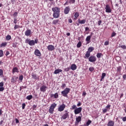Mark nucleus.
Masks as SVG:
<instances>
[{
    "label": "nucleus",
    "instance_id": "e433bc0d",
    "mask_svg": "<svg viewBox=\"0 0 126 126\" xmlns=\"http://www.w3.org/2000/svg\"><path fill=\"white\" fill-rule=\"evenodd\" d=\"M105 76H106V73H102V75H101L102 79H104V78H105Z\"/></svg>",
    "mask_w": 126,
    "mask_h": 126
},
{
    "label": "nucleus",
    "instance_id": "2f4dec72",
    "mask_svg": "<svg viewBox=\"0 0 126 126\" xmlns=\"http://www.w3.org/2000/svg\"><path fill=\"white\" fill-rule=\"evenodd\" d=\"M79 16V13H78V12H76L75 14H74V17L76 18H77V17H78Z\"/></svg>",
    "mask_w": 126,
    "mask_h": 126
},
{
    "label": "nucleus",
    "instance_id": "6ab92c4d",
    "mask_svg": "<svg viewBox=\"0 0 126 126\" xmlns=\"http://www.w3.org/2000/svg\"><path fill=\"white\" fill-rule=\"evenodd\" d=\"M77 68V66L75 65V64H72L70 66V69L72 70H75Z\"/></svg>",
    "mask_w": 126,
    "mask_h": 126
},
{
    "label": "nucleus",
    "instance_id": "e2e57ef3",
    "mask_svg": "<svg viewBox=\"0 0 126 126\" xmlns=\"http://www.w3.org/2000/svg\"><path fill=\"white\" fill-rule=\"evenodd\" d=\"M89 31V28L88 27H87L85 28V31Z\"/></svg>",
    "mask_w": 126,
    "mask_h": 126
},
{
    "label": "nucleus",
    "instance_id": "de8ad7c7",
    "mask_svg": "<svg viewBox=\"0 0 126 126\" xmlns=\"http://www.w3.org/2000/svg\"><path fill=\"white\" fill-rule=\"evenodd\" d=\"M75 0H69V3H74Z\"/></svg>",
    "mask_w": 126,
    "mask_h": 126
},
{
    "label": "nucleus",
    "instance_id": "2eb2a0df",
    "mask_svg": "<svg viewBox=\"0 0 126 126\" xmlns=\"http://www.w3.org/2000/svg\"><path fill=\"white\" fill-rule=\"evenodd\" d=\"M48 51H54L55 50V46L52 45H49L47 46Z\"/></svg>",
    "mask_w": 126,
    "mask_h": 126
},
{
    "label": "nucleus",
    "instance_id": "0eeeda50",
    "mask_svg": "<svg viewBox=\"0 0 126 126\" xmlns=\"http://www.w3.org/2000/svg\"><path fill=\"white\" fill-rule=\"evenodd\" d=\"M69 112H66L63 114L62 116L61 119L63 120H66V119H68L69 118V115H68Z\"/></svg>",
    "mask_w": 126,
    "mask_h": 126
},
{
    "label": "nucleus",
    "instance_id": "7c9ffc66",
    "mask_svg": "<svg viewBox=\"0 0 126 126\" xmlns=\"http://www.w3.org/2000/svg\"><path fill=\"white\" fill-rule=\"evenodd\" d=\"M77 108V107H76V105H73L71 108H70V110H75Z\"/></svg>",
    "mask_w": 126,
    "mask_h": 126
},
{
    "label": "nucleus",
    "instance_id": "a878e982",
    "mask_svg": "<svg viewBox=\"0 0 126 126\" xmlns=\"http://www.w3.org/2000/svg\"><path fill=\"white\" fill-rule=\"evenodd\" d=\"M54 110H55L54 109H53V108H51V107H50L49 109V113H50V114H54Z\"/></svg>",
    "mask_w": 126,
    "mask_h": 126
},
{
    "label": "nucleus",
    "instance_id": "c9c22d12",
    "mask_svg": "<svg viewBox=\"0 0 126 126\" xmlns=\"http://www.w3.org/2000/svg\"><path fill=\"white\" fill-rule=\"evenodd\" d=\"M10 39H11V36L10 35H7L6 37V39L10 40Z\"/></svg>",
    "mask_w": 126,
    "mask_h": 126
},
{
    "label": "nucleus",
    "instance_id": "4c0bfd02",
    "mask_svg": "<svg viewBox=\"0 0 126 126\" xmlns=\"http://www.w3.org/2000/svg\"><path fill=\"white\" fill-rule=\"evenodd\" d=\"M116 35H117V33L115 32H113L111 34V37H115V36H116Z\"/></svg>",
    "mask_w": 126,
    "mask_h": 126
},
{
    "label": "nucleus",
    "instance_id": "a18cd8bd",
    "mask_svg": "<svg viewBox=\"0 0 126 126\" xmlns=\"http://www.w3.org/2000/svg\"><path fill=\"white\" fill-rule=\"evenodd\" d=\"M90 124H91V120H89L87 123L86 125L87 126H89V125H90Z\"/></svg>",
    "mask_w": 126,
    "mask_h": 126
},
{
    "label": "nucleus",
    "instance_id": "c85d7f7f",
    "mask_svg": "<svg viewBox=\"0 0 126 126\" xmlns=\"http://www.w3.org/2000/svg\"><path fill=\"white\" fill-rule=\"evenodd\" d=\"M32 98H33V95H30L27 96L26 99H27V100H31V99H32Z\"/></svg>",
    "mask_w": 126,
    "mask_h": 126
},
{
    "label": "nucleus",
    "instance_id": "bb28decb",
    "mask_svg": "<svg viewBox=\"0 0 126 126\" xmlns=\"http://www.w3.org/2000/svg\"><path fill=\"white\" fill-rule=\"evenodd\" d=\"M13 72H19V71H18V68H17V67H16L13 68Z\"/></svg>",
    "mask_w": 126,
    "mask_h": 126
},
{
    "label": "nucleus",
    "instance_id": "f8f14e48",
    "mask_svg": "<svg viewBox=\"0 0 126 126\" xmlns=\"http://www.w3.org/2000/svg\"><path fill=\"white\" fill-rule=\"evenodd\" d=\"M91 37H92V34H91L86 37V41L87 42V44H90L91 42Z\"/></svg>",
    "mask_w": 126,
    "mask_h": 126
},
{
    "label": "nucleus",
    "instance_id": "7ed1b4c3",
    "mask_svg": "<svg viewBox=\"0 0 126 126\" xmlns=\"http://www.w3.org/2000/svg\"><path fill=\"white\" fill-rule=\"evenodd\" d=\"M70 91V89L68 88H65L63 91L61 92L62 94L63 97H67V94L69 93Z\"/></svg>",
    "mask_w": 126,
    "mask_h": 126
},
{
    "label": "nucleus",
    "instance_id": "4468645a",
    "mask_svg": "<svg viewBox=\"0 0 126 126\" xmlns=\"http://www.w3.org/2000/svg\"><path fill=\"white\" fill-rule=\"evenodd\" d=\"M34 55L37 57H41V52L38 49H36L34 51Z\"/></svg>",
    "mask_w": 126,
    "mask_h": 126
},
{
    "label": "nucleus",
    "instance_id": "13d9d810",
    "mask_svg": "<svg viewBox=\"0 0 126 126\" xmlns=\"http://www.w3.org/2000/svg\"><path fill=\"white\" fill-rule=\"evenodd\" d=\"M104 45L105 46H107V45H109V41H105L104 43Z\"/></svg>",
    "mask_w": 126,
    "mask_h": 126
},
{
    "label": "nucleus",
    "instance_id": "393cba45",
    "mask_svg": "<svg viewBox=\"0 0 126 126\" xmlns=\"http://www.w3.org/2000/svg\"><path fill=\"white\" fill-rule=\"evenodd\" d=\"M85 56H86V58H89L90 57V52L87 51L85 54Z\"/></svg>",
    "mask_w": 126,
    "mask_h": 126
},
{
    "label": "nucleus",
    "instance_id": "774afa93",
    "mask_svg": "<svg viewBox=\"0 0 126 126\" xmlns=\"http://www.w3.org/2000/svg\"><path fill=\"white\" fill-rule=\"evenodd\" d=\"M123 77L124 79H126V74L124 75Z\"/></svg>",
    "mask_w": 126,
    "mask_h": 126
},
{
    "label": "nucleus",
    "instance_id": "4d7b16f0",
    "mask_svg": "<svg viewBox=\"0 0 126 126\" xmlns=\"http://www.w3.org/2000/svg\"><path fill=\"white\" fill-rule=\"evenodd\" d=\"M101 23H102V21L101 20H99V21H98V26H100V25H101Z\"/></svg>",
    "mask_w": 126,
    "mask_h": 126
},
{
    "label": "nucleus",
    "instance_id": "37998d69",
    "mask_svg": "<svg viewBox=\"0 0 126 126\" xmlns=\"http://www.w3.org/2000/svg\"><path fill=\"white\" fill-rule=\"evenodd\" d=\"M3 71L2 70V69H0V76H1V75H3Z\"/></svg>",
    "mask_w": 126,
    "mask_h": 126
},
{
    "label": "nucleus",
    "instance_id": "338daca9",
    "mask_svg": "<svg viewBox=\"0 0 126 126\" xmlns=\"http://www.w3.org/2000/svg\"><path fill=\"white\" fill-rule=\"evenodd\" d=\"M117 70H118V71H121V67H117Z\"/></svg>",
    "mask_w": 126,
    "mask_h": 126
},
{
    "label": "nucleus",
    "instance_id": "69168bd1",
    "mask_svg": "<svg viewBox=\"0 0 126 126\" xmlns=\"http://www.w3.org/2000/svg\"><path fill=\"white\" fill-rule=\"evenodd\" d=\"M12 47H13V48H16V44L15 43H13Z\"/></svg>",
    "mask_w": 126,
    "mask_h": 126
},
{
    "label": "nucleus",
    "instance_id": "4be33fe9",
    "mask_svg": "<svg viewBox=\"0 0 126 126\" xmlns=\"http://www.w3.org/2000/svg\"><path fill=\"white\" fill-rule=\"evenodd\" d=\"M32 78H33L34 79H36V80L39 79V76H36L35 74L32 73Z\"/></svg>",
    "mask_w": 126,
    "mask_h": 126
},
{
    "label": "nucleus",
    "instance_id": "f257e3e1",
    "mask_svg": "<svg viewBox=\"0 0 126 126\" xmlns=\"http://www.w3.org/2000/svg\"><path fill=\"white\" fill-rule=\"evenodd\" d=\"M52 10L53 12V16L54 18H59L60 17L61 8L58 7H55L52 8Z\"/></svg>",
    "mask_w": 126,
    "mask_h": 126
},
{
    "label": "nucleus",
    "instance_id": "6e6552de",
    "mask_svg": "<svg viewBox=\"0 0 126 126\" xmlns=\"http://www.w3.org/2000/svg\"><path fill=\"white\" fill-rule=\"evenodd\" d=\"M81 122V117L78 116V117L76 118V121L75 123V126H78L79 123Z\"/></svg>",
    "mask_w": 126,
    "mask_h": 126
},
{
    "label": "nucleus",
    "instance_id": "603ef678",
    "mask_svg": "<svg viewBox=\"0 0 126 126\" xmlns=\"http://www.w3.org/2000/svg\"><path fill=\"white\" fill-rule=\"evenodd\" d=\"M121 48H122V49H123L124 50H126V45H122L121 46Z\"/></svg>",
    "mask_w": 126,
    "mask_h": 126
},
{
    "label": "nucleus",
    "instance_id": "a19ab883",
    "mask_svg": "<svg viewBox=\"0 0 126 126\" xmlns=\"http://www.w3.org/2000/svg\"><path fill=\"white\" fill-rule=\"evenodd\" d=\"M18 28H19V26L17 25H15L14 28V30H16V29H18Z\"/></svg>",
    "mask_w": 126,
    "mask_h": 126
},
{
    "label": "nucleus",
    "instance_id": "aec40b11",
    "mask_svg": "<svg viewBox=\"0 0 126 126\" xmlns=\"http://www.w3.org/2000/svg\"><path fill=\"white\" fill-rule=\"evenodd\" d=\"M62 71H63V70L61 69H57L54 71V74H58L60 73V72H62Z\"/></svg>",
    "mask_w": 126,
    "mask_h": 126
},
{
    "label": "nucleus",
    "instance_id": "f3484780",
    "mask_svg": "<svg viewBox=\"0 0 126 126\" xmlns=\"http://www.w3.org/2000/svg\"><path fill=\"white\" fill-rule=\"evenodd\" d=\"M107 126H115V122L113 121L110 120L108 122L107 125Z\"/></svg>",
    "mask_w": 126,
    "mask_h": 126
},
{
    "label": "nucleus",
    "instance_id": "8fccbe9b",
    "mask_svg": "<svg viewBox=\"0 0 126 126\" xmlns=\"http://www.w3.org/2000/svg\"><path fill=\"white\" fill-rule=\"evenodd\" d=\"M18 15V13H17V12H15L13 14V16H14L15 17H16V16H17Z\"/></svg>",
    "mask_w": 126,
    "mask_h": 126
},
{
    "label": "nucleus",
    "instance_id": "5fc2aeb1",
    "mask_svg": "<svg viewBox=\"0 0 126 126\" xmlns=\"http://www.w3.org/2000/svg\"><path fill=\"white\" fill-rule=\"evenodd\" d=\"M14 23L15 24H16V23H17V19H16V18H15L14 19Z\"/></svg>",
    "mask_w": 126,
    "mask_h": 126
},
{
    "label": "nucleus",
    "instance_id": "3c124183",
    "mask_svg": "<svg viewBox=\"0 0 126 126\" xmlns=\"http://www.w3.org/2000/svg\"><path fill=\"white\" fill-rule=\"evenodd\" d=\"M69 69H70V68L69 67H67V68H65L64 69V71H69Z\"/></svg>",
    "mask_w": 126,
    "mask_h": 126
},
{
    "label": "nucleus",
    "instance_id": "423d86ee",
    "mask_svg": "<svg viewBox=\"0 0 126 126\" xmlns=\"http://www.w3.org/2000/svg\"><path fill=\"white\" fill-rule=\"evenodd\" d=\"M105 9H106V12H107V13H111V12H112V9H111V7H110V5H109V4L106 5Z\"/></svg>",
    "mask_w": 126,
    "mask_h": 126
},
{
    "label": "nucleus",
    "instance_id": "864d4df0",
    "mask_svg": "<svg viewBox=\"0 0 126 126\" xmlns=\"http://www.w3.org/2000/svg\"><path fill=\"white\" fill-rule=\"evenodd\" d=\"M107 111H108V109L107 108H105L104 109H102V112L103 113H107Z\"/></svg>",
    "mask_w": 126,
    "mask_h": 126
},
{
    "label": "nucleus",
    "instance_id": "052dcab7",
    "mask_svg": "<svg viewBox=\"0 0 126 126\" xmlns=\"http://www.w3.org/2000/svg\"><path fill=\"white\" fill-rule=\"evenodd\" d=\"M122 121H123L124 122H126V117H123L122 118Z\"/></svg>",
    "mask_w": 126,
    "mask_h": 126
},
{
    "label": "nucleus",
    "instance_id": "680f3d73",
    "mask_svg": "<svg viewBox=\"0 0 126 126\" xmlns=\"http://www.w3.org/2000/svg\"><path fill=\"white\" fill-rule=\"evenodd\" d=\"M15 121H16V124L19 123V120H18V119H17V118L15 119Z\"/></svg>",
    "mask_w": 126,
    "mask_h": 126
},
{
    "label": "nucleus",
    "instance_id": "79ce46f5",
    "mask_svg": "<svg viewBox=\"0 0 126 126\" xmlns=\"http://www.w3.org/2000/svg\"><path fill=\"white\" fill-rule=\"evenodd\" d=\"M19 79L22 81V80H23V75L20 76L19 77Z\"/></svg>",
    "mask_w": 126,
    "mask_h": 126
},
{
    "label": "nucleus",
    "instance_id": "20e7f679",
    "mask_svg": "<svg viewBox=\"0 0 126 126\" xmlns=\"http://www.w3.org/2000/svg\"><path fill=\"white\" fill-rule=\"evenodd\" d=\"M97 60V58H96V57L94 56H91L89 58V62H90L91 63H94L96 62Z\"/></svg>",
    "mask_w": 126,
    "mask_h": 126
},
{
    "label": "nucleus",
    "instance_id": "bf43d9fd",
    "mask_svg": "<svg viewBox=\"0 0 126 126\" xmlns=\"http://www.w3.org/2000/svg\"><path fill=\"white\" fill-rule=\"evenodd\" d=\"M77 107H80L81 106V102H79L77 104Z\"/></svg>",
    "mask_w": 126,
    "mask_h": 126
},
{
    "label": "nucleus",
    "instance_id": "f03ea898",
    "mask_svg": "<svg viewBox=\"0 0 126 126\" xmlns=\"http://www.w3.org/2000/svg\"><path fill=\"white\" fill-rule=\"evenodd\" d=\"M38 39H35L34 40H31L30 39L27 38L25 40V43L26 44H29L30 46H34L35 44H38Z\"/></svg>",
    "mask_w": 126,
    "mask_h": 126
},
{
    "label": "nucleus",
    "instance_id": "58836bf2",
    "mask_svg": "<svg viewBox=\"0 0 126 126\" xmlns=\"http://www.w3.org/2000/svg\"><path fill=\"white\" fill-rule=\"evenodd\" d=\"M3 56V51L0 50V58Z\"/></svg>",
    "mask_w": 126,
    "mask_h": 126
},
{
    "label": "nucleus",
    "instance_id": "ea45409f",
    "mask_svg": "<svg viewBox=\"0 0 126 126\" xmlns=\"http://www.w3.org/2000/svg\"><path fill=\"white\" fill-rule=\"evenodd\" d=\"M65 86H66V85H65V84H63L61 88H62V89H64V88H65Z\"/></svg>",
    "mask_w": 126,
    "mask_h": 126
},
{
    "label": "nucleus",
    "instance_id": "dca6fc26",
    "mask_svg": "<svg viewBox=\"0 0 126 126\" xmlns=\"http://www.w3.org/2000/svg\"><path fill=\"white\" fill-rule=\"evenodd\" d=\"M50 97L51 98H55V99H57V98H59V94H58V93H55L54 94H50Z\"/></svg>",
    "mask_w": 126,
    "mask_h": 126
},
{
    "label": "nucleus",
    "instance_id": "9b49d317",
    "mask_svg": "<svg viewBox=\"0 0 126 126\" xmlns=\"http://www.w3.org/2000/svg\"><path fill=\"white\" fill-rule=\"evenodd\" d=\"M18 79V77L16 76H14L12 77V79H11V83H15L16 81H17V79Z\"/></svg>",
    "mask_w": 126,
    "mask_h": 126
},
{
    "label": "nucleus",
    "instance_id": "1a4fd4ad",
    "mask_svg": "<svg viewBox=\"0 0 126 126\" xmlns=\"http://www.w3.org/2000/svg\"><path fill=\"white\" fill-rule=\"evenodd\" d=\"M65 108V105L63 103L62 105H61L59 108H58V111L59 112H63V110Z\"/></svg>",
    "mask_w": 126,
    "mask_h": 126
},
{
    "label": "nucleus",
    "instance_id": "6e6d98bb",
    "mask_svg": "<svg viewBox=\"0 0 126 126\" xmlns=\"http://www.w3.org/2000/svg\"><path fill=\"white\" fill-rule=\"evenodd\" d=\"M0 87H3V82L0 83Z\"/></svg>",
    "mask_w": 126,
    "mask_h": 126
},
{
    "label": "nucleus",
    "instance_id": "49530a36",
    "mask_svg": "<svg viewBox=\"0 0 126 126\" xmlns=\"http://www.w3.org/2000/svg\"><path fill=\"white\" fill-rule=\"evenodd\" d=\"M110 108H111V105L110 104H108L106 106V108L107 109H108V110H110Z\"/></svg>",
    "mask_w": 126,
    "mask_h": 126
},
{
    "label": "nucleus",
    "instance_id": "f704fd0d",
    "mask_svg": "<svg viewBox=\"0 0 126 126\" xmlns=\"http://www.w3.org/2000/svg\"><path fill=\"white\" fill-rule=\"evenodd\" d=\"M6 44H7L6 42L2 43L0 44L1 48L2 47H5V46H6Z\"/></svg>",
    "mask_w": 126,
    "mask_h": 126
},
{
    "label": "nucleus",
    "instance_id": "412c9836",
    "mask_svg": "<svg viewBox=\"0 0 126 126\" xmlns=\"http://www.w3.org/2000/svg\"><path fill=\"white\" fill-rule=\"evenodd\" d=\"M78 22L80 24H85V22H86V20H85V19L82 20H81L80 19H78Z\"/></svg>",
    "mask_w": 126,
    "mask_h": 126
},
{
    "label": "nucleus",
    "instance_id": "c756f323",
    "mask_svg": "<svg viewBox=\"0 0 126 126\" xmlns=\"http://www.w3.org/2000/svg\"><path fill=\"white\" fill-rule=\"evenodd\" d=\"M58 23H59V20H55L52 22V24H54L55 25H56V24H58Z\"/></svg>",
    "mask_w": 126,
    "mask_h": 126
},
{
    "label": "nucleus",
    "instance_id": "cd10ccee",
    "mask_svg": "<svg viewBox=\"0 0 126 126\" xmlns=\"http://www.w3.org/2000/svg\"><path fill=\"white\" fill-rule=\"evenodd\" d=\"M102 56H103V55L102 54V53H98L96 55V58H97V59H100V58H101V57H102Z\"/></svg>",
    "mask_w": 126,
    "mask_h": 126
},
{
    "label": "nucleus",
    "instance_id": "0e129e2a",
    "mask_svg": "<svg viewBox=\"0 0 126 126\" xmlns=\"http://www.w3.org/2000/svg\"><path fill=\"white\" fill-rule=\"evenodd\" d=\"M8 55H9V52L6 51V54H5L6 57H7Z\"/></svg>",
    "mask_w": 126,
    "mask_h": 126
},
{
    "label": "nucleus",
    "instance_id": "c03bdc74",
    "mask_svg": "<svg viewBox=\"0 0 126 126\" xmlns=\"http://www.w3.org/2000/svg\"><path fill=\"white\" fill-rule=\"evenodd\" d=\"M4 90V88L3 87H0V92H2Z\"/></svg>",
    "mask_w": 126,
    "mask_h": 126
},
{
    "label": "nucleus",
    "instance_id": "09e8293b",
    "mask_svg": "<svg viewBox=\"0 0 126 126\" xmlns=\"http://www.w3.org/2000/svg\"><path fill=\"white\" fill-rule=\"evenodd\" d=\"M25 106H26V104L25 103L22 104V109H23V110H24V109H25Z\"/></svg>",
    "mask_w": 126,
    "mask_h": 126
},
{
    "label": "nucleus",
    "instance_id": "9d476101",
    "mask_svg": "<svg viewBox=\"0 0 126 126\" xmlns=\"http://www.w3.org/2000/svg\"><path fill=\"white\" fill-rule=\"evenodd\" d=\"M69 11H70V7L69 6L66 7L64 9V14H68V13H69Z\"/></svg>",
    "mask_w": 126,
    "mask_h": 126
},
{
    "label": "nucleus",
    "instance_id": "473e14b6",
    "mask_svg": "<svg viewBox=\"0 0 126 126\" xmlns=\"http://www.w3.org/2000/svg\"><path fill=\"white\" fill-rule=\"evenodd\" d=\"M90 71H91V72H92V71H94V70H95V69L94 68V67H90L89 68Z\"/></svg>",
    "mask_w": 126,
    "mask_h": 126
},
{
    "label": "nucleus",
    "instance_id": "39448f33",
    "mask_svg": "<svg viewBox=\"0 0 126 126\" xmlns=\"http://www.w3.org/2000/svg\"><path fill=\"white\" fill-rule=\"evenodd\" d=\"M81 111H82V107H78L74 110V114L75 115H78V114H80L81 113Z\"/></svg>",
    "mask_w": 126,
    "mask_h": 126
},
{
    "label": "nucleus",
    "instance_id": "ddd939ff",
    "mask_svg": "<svg viewBox=\"0 0 126 126\" xmlns=\"http://www.w3.org/2000/svg\"><path fill=\"white\" fill-rule=\"evenodd\" d=\"M47 88H48V87L46 86L45 85H43L40 87V90L41 91V92H46Z\"/></svg>",
    "mask_w": 126,
    "mask_h": 126
},
{
    "label": "nucleus",
    "instance_id": "5701e85b",
    "mask_svg": "<svg viewBox=\"0 0 126 126\" xmlns=\"http://www.w3.org/2000/svg\"><path fill=\"white\" fill-rule=\"evenodd\" d=\"M57 107V103H52L51 105L50 106V108L51 109H53V110H55V108Z\"/></svg>",
    "mask_w": 126,
    "mask_h": 126
},
{
    "label": "nucleus",
    "instance_id": "b1692460",
    "mask_svg": "<svg viewBox=\"0 0 126 126\" xmlns=\"http://www.w3.org/2000/svg\"><path fill=\"white\" fill-rule=\"evenodd\" d=\"M94 51V47H90L88 48V52H90V53H91Z\"/></svg>",
    "mask_w": 126,
    "mask_h": 126
},
{
    "label": "nucleus",
    "instance_id": "a211bd4d",
    "mask_svg": "<svg viewBox=\"0 0 126 126\" xmlns=\"http://www.w3.org/2000/svg\"><path fill=\"white\" fill-rule=\"evenodd\" d=\"M25 34L26 36H29L30 35H31V30H27L25 32Z\"/></svg>",
    "mask_w": 126,
    "mask_h": 126
},
{
    "label": "nucleus",
    "instance_id": "72a5a7b5",
    "mask_svg": "<svg viewBox=\"0 0 126 126\" xmlns=\"http://www.w3.org/2000/svg\"><path fill=\"white\" fill-rule=\"evenodd\" d=\"M81 47V41H79L77 44V48H80Z\"/></svg>",
    "mask_w": 126,
    "mask_h": 126
}]
</instances>
